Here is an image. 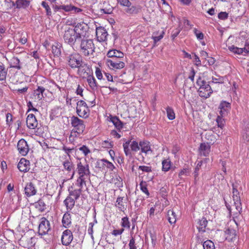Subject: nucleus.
I'll return each mask as SVG.
<instances>
[{
    "label": "nucleus",
    "instance_id": "b1692460",
    "mask_svg": "<svg viewBox=\"0 0 249 249\" xmlns=\"http://www.w3.org/2000/svg\"><path fill=\"white\" fill-rule=\"evenodd\" d=\"M61 8L62 10H63L67 12L73 11L74 13H77L82 11V10L80 8L76 7L71 5H62Z\"/></svg>",
    "mask_w": 249,
    "mask_h": 249
},
{
    "label": "nucleus",
    "instance_id": "6e6552de",
    "mask_svg": "<svg viewBox=\"0 0 249 249\" xmlns=\"http://www.w3.org/2000/svg\"><path fill=\"white\" fill-rule=\"evenodd\" d=\"M79 38L84 37L88 29V25L84 23H78L73 29Z\"/></svg>",
    "mask_w": 249,
    "mask_h": 249
},
{
    "label": "nucleus",
    "instance_id": "603ef678",
    "mask_svg": "<svg viewBox=\"0 0 249 249\" xmlns=\"http://www.w3.org/2000/svg\"><path fill=\"white\" fill-rule=\"evenodd\" d=\"M194 33L198 40H200L203 39L204 34L202 33V32L198 30L197 29L195 28L194 29Z\"/></svg>",
    "mask_w": 249,
    "mask_h": 249
},
{
    "label": "nucleus",
    "instance_id": "2f4dec72",
    "mask_svg": "<svg viewBox=\"0 0 249 249\" xmlns=\"http://www.w3.org/2000/svg\"><path fill=\"white\" fill-rule=\"evenodd\" d=\"M30 1L27 0H17L16 3L13 2V5H16V7L18 9L21 8H25L29 6Z\"/></svg>",
    "mask_w": 249,
    "mask_h": 249
},
{
    "label": "nucleus",
    "instance_id": "79ce46f5",
    "mask_svg": "<svg viewBox=\"0 0 249 249\" xmlns=\"http://www.w3.org/2000/svg\"><path fill=\"white\" fill-rule=\"evenodd\" d=\"M204 249H215L214 243L211 240H208L203 243Z\"/></svg>",
    "mask_w": 249,
    "mask_h": 249
},
{
    "label": "nucleus",
    "instance_id": "ddd939ff",
    "mask_svg": "<svg viewBox=\"0 0 249 249\" xmlns=\"http://www.w3.org/2000/svg\"><path fill=\"white\" fill-rule=\"evenodd\" d=\"M219 114L222 117L227 116L231 109V104L225 101H222L219 106Z\"/></svg>",
    "mask_w": 249,
    "mask_h": 249
},
{
    "label": "nucleus",
    "instance_id": "13d9d810",
    "mask_svg": "<svg viewBox=\"0 0 249 249\" xmlns=\"http://www.w3.org/2000/svg\"><path fill=\"white\" fill-rule=\"evenodd\" d=\"M139 170H142V172L149 173L152 172V168L150 166H139L138 168Z\"/></svg>",
    "mask_w": 249,
    "mask_h": 249
},
{
    "label": "nucleus",
    "instance_id": "c03bdc74",
    "mask_svg": "<svg viewBox=\"0 0 249 249\" xmlns=\"http://www.w3.org/2000/svg\"><path fill=\"white\" fill-rule=\"evenodd\" d=\"M41 6L45 9L47 16L48 17L51 16L52 11L48 4L46 1H43L41 2Z\"/></svg>",
    "mask_w": 249,
    "mask_h": 249
},
{
    "label": "nucleus",
    "instance_id": "f3484780",
    "mask_svg": "<svg viewBox=\"0 0 249 249\" xmlns=\"http://www.w3.org/2000/svg\"><path fill=\"white\" fill-rule=\"evenodd\" d=\"M25 194L28 197L36 194L37 190L35 185L32 183H27L24 188Z\"/></svg>",
    "mask_w": 249,
    "mask_h": 249
},
{
    "label": "nucleus",
    "instance_id": "4c0bfd02",
    "mask_svg": "<svg viewBox=\"0 0 249 249\" xmlns=\"http://www.w3.org/2000/svg\"><path fill=\"white\" fill-rule=\"evenodd\" d=\"M69 195L71 197L72 196L74 197L75 200H77L79 197L80 195L81 194L82 190L81 188H79L78 189H75L74 190H69Z\"/></svg>",
    "mask_w": 249,
    "mask_h": 249
},
{
    "label": "nucleus",
    "instance_id": "0e129e2a",
    "mask_svg": "<svg viewBox=\"0 0 249 249\" xmlns=\"http://www.w3.org/2000/svg\"><path fill=\"white\" fill-rule=\"evenodd\" d=\"M104 166H106L107 168H108L110 170L112 171L113 169L114 168V166L113 164L107 160H105V161H104Z\"/></svg>",
    "mask_w": 249,
    "mask_h": 249
},
{
    "label": "nucleus",
    "instance_id": "bb28decb",
    "mask_svg": "<svg viewBox=\"0 0 249 249\" xmlns=\"http://www.w3.org/2000/svg\"><path fill=\"white\" fill-rule=\"evenodd\" d=\"M71 219L70 213H66L62 218V223L63 225L65 228H68L71 223Z\"/></svg>",
    "mask_w": 249,
    "mask_h": 249
},
{
    "label": "nucleus",
    "instance_id": "09e8293b",
    "mask_svg": "<svg viewBox=\"0 0 249 249\" xmlns=\"http://www.w3.org/2000/svg\"><path fill=\"white\" fill-rule=\"evenodd\" d=\"M122 226L124 228H130V223L127 217H124L122 219Z\"/></svg>",
    "mask_w": 249,
    "mask_h": 249
},
{
    "label": "nucleus",
    "instance_id": "a18cd8bd",
    "mask_svg": "<svg viewBox=\"0 0 249 249\" xmlns=\"http://www.w3.org/2000/svg\"><path fill=\"white\" fill-rule=\"evenodd\" d=\"M140 186L142 191L145 193L147 196H149V193L147 188L146 182L143 181H141L140 184Z\"/></svg>",
    "mask_w": 249,
    "mask_h": 249
},
{
    "label": "nucleus",
    "instance_id": "69168bd1",
    "mask_svg": "<svg viewBox=\"0 0 249 249\" xmlns=\"http://www.w3.org/2000/svg\"><path fill=\"white\" fill-rule=\"evenodd\" d=\"M225 233L228 234H230V236L231 237H229V238L232 239L233 237L235 236V231L234 230L232 229H228L225 231Z\"/></svg>",
    "mask_w": 249,
    "mask_h": 249
},
{
    "label": "nucleus",
    "instance_id": "c85d7f7f",
    "mask_svg": "<svg viewBox=\"0 0 249 249\" xmlns=\"http://www.w3.org/2000/svg\"><path fill=\"white\" fill-rule=\"evenodd\" d=\"M126 199L127 198L124 197H118L116 201V206L121 211H123L125 210L126 206H124V202Z\"/></svg>",
    "mask_w": 249,
    "mask_h": 249
},
{
    "label": "nucleus",
    "instance_id": "bf43d9fd",
    "mask_svg": "<svg viewBox=\"0 0 249 249\" xmlns=\"http://www.w3.org/2000/svg\"><path fill=\"white\" fill-rule=\"evenodd\" d=\"M212 83L222 84L224 83V78L221 76H218V78L212 77Z\"/></svg>",
    "mask_w": 249,
    "mask_h": 249
},
{
    "label": "nucleus",
    "instance_id": "e433bc0d",
    "mask_svg": "<svg viewBox=\"0 0 249 249\" xmlns=\"http://www.w3.org/2000/svg\"><path fill=\"white\" fill-rule=\"evenodd\" d=\"M35 207L40 212H43L46 209V205L42 199H39L35 203Z\"/></svg>",
    "mask_w": 249,
    "mask_h": 249
},
{
    "label": "nucleus",
    "instance_id": "3c124183",
    "mask_svg": "<svg viewBox=\"0 0 249 249\" xmlns=\"http://www.w3.org/2000/svg\"><path fill=\"white\" fill-rule=\"evenodd\" d=\"M87 178L78 177V178L77 179V185L79 187V188H81V190L83 188V185L86 184V179Z\"/></svg>",
    "mask_w": 249,
    "mask_h": 249
},
{
    "label": "nucleus",
    "instance_id": "9d476101",
    "mask_svg": "<svg viewBox=\"0 0 249 249\" xmlns=\"http://www.w3.org/2000/svg\"><path fill=\"white\" fill-rule=\"evenodd\" d=\"M72 239V233L70 230H66L63 232L61 236V242L63 245L66 246L69 245Z\"/></svg>",
    "mask_w": 249,
    "mask_h": 249
},
{
    "label": "nucleus",
    "instance_id": "de8ad7c7",
    "mask_svg": "<svg viewBox=\"0 0 249 249\" xmlns=\"http://www.w3.org/2000/svg\"><path fill=\"white\" fill-rule=\"evenodd\" d=\"M130 143V146L131 148V150L134 152H137L140 149V144H138V143L136 141L131 142Z\"/></svg>",
    "mask_w": 249,
    "mask_h": 249
},
{
    "label": "nucleus",
    "instance_id": "a19ab883",
    "mask_svg": "<svg viewBox=\"0 0 249 249\" xmlns=\"http://www.w3.org/2000/svg\"><path fill=\"white\" fill-rule=\"evenodd\" d=\"M162 171L165 172L168 171L171 168L170 160L168 159L163 160L162 162Z\"/></svg>",
    "mask_w": 249,
    "mask_h": 249
},
{
    "label": "nucleus",
    "instance_id": "423d86ee",
    "mask_svg": "<svg viewBox=\"0 0 249 249\" xmlns=\"http://www.w3.org/2000/svg\"><path fill=\"white\" fill-rule=\"evenodd\" d=\"M51 230L50 222L44 217L40 219V223L38 226V232L39 234L45 235Z\"/></svg>",
    "mask_w": 249,
    "mask_h": 249
},
{
    "label": "nucleus",
    "instance_id": "20e7f679",
    "mask_svg": "<svg viewBox=\"0 0 249 249\" xmlns=\"http://www.w3.org/2000/svg\"><path fill=\"white\" fill-rule=\"evenodd\" d=\"M71 124L75 131L78 134H82L85 129L84 121L77 117L72 116L71 118Z\"/></svg>",
    "mask_w": 249,
    "mask_h": 249
},
{
    "label": "nucleus",
    "instance_id": "4d7b16f0",
    "mask_svg": "<svg viewBox=\"0 0 249 249\" xmlns=\"http://www.w3.org/2000/svg\"><path fill=\"white\" fill-rule=\"evenodd\" d=\"M190 174V171L187 168H184L180 171L178 174V177L180 178H182V176H187Z\"/></svg>",
    "mask_w": 249,
    "mask_h": 249
},
{
    "label": "nucleus",
    "instance_id": "7c9ffc66",
    "mask_svg": "<svg viewBox=\"0 0 249 249\" xmlns=\"http://www.w3.org/2000/svg\"><path fill=\"white\" fill-rule=\"evenodd\" d=\"M87 80L89 85L92 89H96L97 87H98V85L95 78L93 76V75H89L87 77Z\"/></svg>",
    "mask_w": 249,
    "mask_h": 249
},
{
    "label": "nucleus",
    "instance_id": "393cba45",
    "mask_svg": "<svg viewBox=\"0 0 249 249\" xmlns=\"http://www.w3.org/2000/svg\"><path fill=\"white\" fill-rule=\"evenodd\" d=\"M21 63L19 60V59L17 57H12L10 61V67L20 70L21 68Z\"/></svg>",
    "mask_w": 249,
    "mask_h": 249
},
{
    "label": "nucleus",
    "instance_id": "f257e3e1",
    "mask_svg": "<svg viewBox=\"0 0 249 249\" xmlns=\"http://www.w3.org/2000/svg\"><path fill=\"white\" fill-rule=\"evenodd\" d=\"M95 49V47L92 39H84L81 40L80 50L84 56L93 55Z\"/></svg>",
    "mask_w": 249,
    "mask_h": 249
},
{
    "label": "nucleus",
    "instance_id": "5fc2aeb1",
    "mask_svg": "<svg viewBox=\"0 0 249 249\" xmlns=\"http://www.w3.org/2000/svg\"><path fill=\"white\" fill-rule=\"evenodd\" d=\"M202 163H203L202 160L199 161L198 162L197 164V165H196V167L195 168V171H194V177H195V179H196V178L198 176V171H199V168L202 165Z\"/></svg>",
    "mask_w": 249,
    "mask_h": 249
},
{
    "label": "nucleus",
    "instance_id": "9b49d317",
    "mask_svg": "<svg viewBox=\"0 0 249 249\" xmlns=\"http://www.w3.org/2000/svg\"><path fill=\"white\" fill-rule=\"evenodd\" d=\"M17 148L19 153L22 156H26L29 152V147L27 142L23 139L18 142Z\"/></svg>",
    "mask_w": 249,
    "mask_h": 249
},
{
    "label": "nucleus",
    "instance_id": "6e6d98bb",
    "mask_svg": "<svg viewBox=\"0 0 249 249\" xmlns=\"http://www.w3.org/2000/svg\"><path fill=\"white\" fill-rule=\"evenodd\" d=\"M52 52L55 56H59L61 53L60 47L58 46L53 45L52 46Z\"/></svg>",
    "mask_w": 249,
    "mask_h": 249
},
{
    "label": "nucleus",
    "instance_id": "a211bd4d",
    "mask_svg": "<svg viewBox=\"0 0 249 249\" xmlns=\"http://www.w3.org/2000/svg\"><path fill=\"white\" fill-rule=\"evenodd\" d=\"M211 147L208 143H202L199 147V153L200 156L207 157L210 152Z\"/></svg>",
    "mask_w": 249,
    "mask_h": 249
},
{
    "label": "nucleus",
    "instance_id": "473e14b6",
    "mask_svg": "<svg viewBox=\"0 0 249 249\" xmlns=\"http://www.w3.org/2000/svg\"><path fill=\"white\" fill-rule=\"evenodd\" d=\"M140 148L141 152L147 154L148 151L151 150L149 142H140Z\"/></svg>",
    "mask_w": 249,
    "mask_h": 249
},
{
    "label": "nucleus",
    "instance_id": "c9c22d12",
    "mask_svg": "<svg viewBox=\"0 0 249 249\" xmlns=\"http://www.w3.org/2000/svg\"><path fill=\"white\" fill-rule=\"evenodd\" d=\"M164 34V32L163 31H162L159 36H158V32L153 33L151 38L154 40V45H156V44L157 42L159 41L160 40H161L163 37Z\"/></svg>",
    "mask_w": 249,
    "mask_h": 249
},
{
    "label": "nucleus",
    "instance_id": "338daca9",
    "mask_svg": "<svg viewBox=\"0 0 249 249\" xmlns=\"http://www.w3.org/2000/svg\"><path fill=\"white\" fill-rule=\"evenodd\" d=\"M228 17V14L226 12H221L218 14V18L222 20L227 19Z\"/></svg>",
    "mask_w": 249,
    "mask_h": 249
},
{
    "label": "nucleus",
    "instance_id": "6ab92c4d",
    "mask_svg": "<svg viewBox=\"0 0 249 249\" xmlns=\"http://www.w3.org/2000/svg\"><path fill=\"white\" fill-rule=\"evenodd\" d=\"M108 57L111 58V59H121L124 58V53L118 50L113 49L109 50L107 53Z\"/></svg>",
    "mask_w": 249,
    "mask_h": 249
},
{
    "label": "nucleus",
    "instance_id": "aec40b11",
    "mask_svg": "<svg viewBox=\"0 0 249 249\" xmlns=\"http://www.w3.org/2000/svg\"><path fill=\"white\" fill-rule=\"evenodd\" d=\"M198 91L199 95L205 99L209 98L213 92L211 86H208L204 89H199Z\"/></svg>",
    "mask_w": 249,
    "mask_h": 249
},
{
    "label": "nucleus",
    "instance_id": "864d4df0",
    "mask_svg": "<svg viewBox=\"0 0 249 249\" xmlns=\"http://www.w3.org/2000/svg\"><path fill=\"white\" fill-rule=\"evenodd\" d=\"M245 46V47L243 48L237 47V49H236L235 53L238 54H241L244 52V53H245L247 54L248 53V50H247V46H248L247 42H246Z\"/></svg>",
    "mask_w": 249,
    "mask_h": 249
},
{
    "label": "nucleus",
    "instance_id": "7ed1b4c3",
    "mask_svg": "<svg viewBox=\"0 0 249 249\" xmlns=\"http://www.w3.org/2000/svg\"><path fill=\"white\" fill-rule=\"evenodd\" d=\"M76 169L79 177L89 178L90 172L89 164L87 163L83 164L79 162L77 163Z\"/></svg>",
    "mask_w": 249,
    "mask_h": 249
},
{
    "label": "nucleus",
    "instance_id": "8fccbe9b",
    "mask_svg": "<svg viewBox=\"0 0 249 249\" xmlns=\"http://www.w3.org/2000/svg\"><path fill=\"white\" fill-rule=\"evenodd\" d=\"M113 8L112 7L109 5L108 7H105L100 9V13L105 14H110L112 12Z\"/></svg>",
    "mask_w": 249,
    "mask_h": 249
},
{
    "label": "nucleus",
    "instance_id": "f704fd0d",
    "mask_svg": "<svg viewBox=\"0 0 249 249\" xmlns=\"http://www.w3.org/2000/svg\"><path fill=\"white\" fill-rule=\"evenodd\" d=\"M131 142V140H128L125 142L124 143H123V148L124 152L126 156L131 157L132 156V153L131 152V150L129 146L130 145V143Z\"/></svg>",
    "mask_w": 249,
    "mask_h": 249
},
{
    "label": "nucleus",
    "instance_id": "cd10ccee",
    "mask_svg": "<svg viewBox=\"0 0 249 249\" xmlns=\"http://www.w3.org/2000/svg\"><path fill=\"white\" fill-rule=\"evenodd\" d=\"M75 199L72 198L70 196H68L64 201V203L66 205L67 209L71 210L75 205Z\"/></svg>",
    "mask_w": 249,
    "mask_h": 249
},
{
    "label": "nucleus",
    "instance_id": "1a4fd4ad",
    "mask_svg": "<svg viewBox=\"0 0 249 249\" xmlns=\"http://www.w3.org/2000/svg\"><path fill=\"white\" fill-rule=\"evenodd\" d=\"M106 64L110 68V69H121L124 67V63L117 59H107L106 60Z\"/></svg>",
    "mask_w": 249,
    "mask_h": 249
},
{
    "label": "nucleus",
    "instance_id": "4468645a",
    "mask_svg": "<svg viewBox=\"0 0 249 249\" xmlns=\"http://www.w3.org/2000/svg\"><path fill=\"white\" fill-rule=\"evenodd\" d=\"M26 124L27 127L30 129H35L37 126V121L33 114H30L26 119Z\"/></svg>",
    "mask_w": 249,
    "mask_h": 249
},
{
    "label": "nucleus",
    "instance_id": "dca6fc26",
    "mask_svg": "<svg viewBox=\"0 0 249 249\" xmlns=\"http://www.w3.org/2000/svg\"><path fill=\"white\" fill-rule=\"evenodd\" d=\"M63 165L65 170L68 171L69 173H71V178H72L75 174L74 166L73 163L67 160L63 162Z\"/></svg>",
    "mask_w": 249,
    "mask_h": 249
},
{
    "label": "nucleus",
    "instance_id": "ea45409f",
    "mask_svg": "<svg viewBox=\"0 0 249 249\" xmlns=\"http://www.w3.org/2000/svg\"><path fill=\"white\" fill-rule=\"evenodd\" d=\"M211 83V82H209ZM196 84L199 87V89H204L208 86H210V84H208L205 81L202 79L201 78L199 77L197 80Z\"/></svg>",
    "mask_w": 249,
    "mask_h": 249
},
{
    "label": "nucleus",
    "instance_id": "052dcab7",
    "mask_svg": "<svg viewBox=\"0 0 249 249\" xmlns=\"http://www.w3.org/2000/svg\"><path fill=\"white\" fill-rule=\"evenodd\" d=\"M118 2L122 6L129 7L131 3L129 0H118Z\"/></svg>",
    "mask_w": 249,
    "mask_h": 249
},
{
    "label": "nucleus",
    "instance_id": "412c9836",
    "mask_svg": "<svg viewBox=\"0 0 249 249\" xmlns=\"http://www.w3.org/2000/svg\"><path fill=\"white\" fill-rule=\"evenodd\" d=\"M77 68L78 69V72L80 75H84L85 73L88 74V71H89V66L84 61H82Z\"/></svg>",
    "mask_w": 249,
    "mask_h": 249
},
{
    "label": "nucleus",
    "instance_id": "0eeeda50",
    "mask_svg": "<svg viewBox=\"0 0 249 249\" xmlns=\"http://www.w3.org/2000/svg\"><path fill=\"white\" fill-rule=\"evenodd\" d=\"M232 197L235 209L239 213H240L242 207L239 193L234 184H232Z\"/></svg>",
    "mask_w": 249,
    "mask_h": 249
},
{
    "label": "nucleus",
    "instance_id": "774afa93",
    "mask_svg": "<svg viewBox=\"0 0 249 249\" xmlns=\"http://www.w3.org/2000/svg\"><path fill=\"white\" fill-rule=\"evenodd\" d=\"M104 161H105V159L97 160L95 163V167L99 168L103 167L104 166Z\"/></svg>",
    "mask_w": 249,
    "mask_h": 249
},
{
    "label": "nucleus",
    "instance_id": "72a5a7b5",
    "mask_svg": "<svg viewBox=\"0 0 249 249\" xmlns=\"http://www.w3.org/2000/svg\"><path fill=\"white\" fill-rule=\"evenodd\" d=\"M168 220L169 222L172 224L176 222V215L175 213L171 210H169L167 212Z\"/></svg>",
    "mask_w": 249,
    "mask_h": 249
},
{
    "label": "nucleus",
    "instance_id": "49530a36",
    "mask_svg": "<svg viewBox=\"0 0 249 249\" xmlns=\"http://www.w3.org/2000/svg\"><path fill=\"white\" fill-rule=\"evenodd\" d=\"M223 117L220 115L217 116L216 120L218 127L221 128H223L225 125V122Z\"/></svg>",
    "mask_w": 249,
    "mask_h": 249
},
{
    "label": "nucleus",
    "instance_id": "5701e85b",
    "mask_svg": "<svg viewBox=\"0 0 249 249\" xmlns=\"http://www.w3.org/2000/svg\"><path fill=\"white\" fill-rule=\"evenodd\" d=\"M109 119L117 130H120L123 128L124 124L117 117L111 116Z\"/></svg>",
    "mask_w": 249,
    "mask_h": 249
},
{
    "label": "nucleus",
    "instance_id": "f8f14e48",
    "mask_svg": "<svg viewBox=\"0 0 249 249\" xmlns=\"http://www.w3.org/2000/svg\"><path fill=\"white\" fill-rule=\"evenodd\" d=\"M96 35L98 41L99 42H103L107 40V36L108 35L106 29L102 27L96 28Z\"/></svg>",
    "mask_w": 249,
    "mask_h": 249
},
{
    "label": "nucleus",
    "instance_id": "a878e982",
    "mask_svg": "<svg viewBox=\"0 0 249 249\" xmlns=\"http://www.w3.org/2000/svg\"><path fill=\"white\" fill-rule=\"evenodd\" d=\"M207 223L208 221L204 217H202L201 219L199 220L198 222V226L197 227L199 232H204L205 231V228Z\"/></svg>",
    "mask_w": 249,
    "mask_h": 249
},
{
    "label": "nucleus",
    "instance_id": "39448f33",
    "mask_svg": "<svg viewBox=\"0 0 249 249\" xmlns=\"http://www.w3.org/2000/svg\"><path fill=\"white\" fill-rule=\"evenodd\" d=\"M69 65L72 68H76L82 62V58L78 53L72 54L68 57Z\"/></svg>",
    "mask_w": 249,
    "mask_h": 249
},
{
    "label": "nucleus",
    "instance_id": "58836bf2",
    "mask_svg": "<svg viewBox=\"0 0 249 249\" xmlns=\"http://www.w3.org/2000/svg\"><path fill=\"white\" fill-rule=\"evenodd\" d=\"M7 73V70L3 65H0V81L5 80Z\"/></svg>",
    "mask_w": 249,
    "mask_h": 249
},
{
    "label": "nucleus",
    "instance_id": "c756f323",
    "mask_svg": "<svg viewBox=\"0 0 249 249\" xmlns=\"http://www.w3.org/2000/svg\"><path fill=\"white\" fill-rule=\"evenodd\" d=\"M89 111L88 107H76V112L78 115L80 117L86 118L88 117V112Z\"/></svg>",
    "mask_w": 249,
    "mask_h": 249
},
{
    "label": "nucleus",
    "instance_id": "2eb2a0df",
    "mask_svg": "<svg viewBox=\"0 0 249 249\" xmlns=\"http://www.w3.org/2000/svg\"><path fill=\"white\" fill-rule=\"evenodd\" d=\"M18 168L20 172H28L30 169V161L24 158H21L18 164Z\"/></svg>",
    "mask_w": 249,
    "mask_h": 249
},
{
    "label": "nucleus",
    "instance_id": "f03ea898",
    "mask_svg": "<svg viewBox=\"0 0 249 249\" xmlns=\"http://www.w3.org/2000/svg\"><path fill=\"white\" fill-rule=\"evenodd\" d=\"M63 38L65 42L71 46L74 45L77 39H79L74 30L71 28L65 31Z\"/></svg>",
    "mask_w": 249,
    "mask_h": 249
},
{
    "label": "nucleus",
    "instance_id": "37998d69",
    "mask_svg": "<svg viewBox=\"0 0 249 249\" xmlns=\"http://www.w3.org/2000/svg\"><path fill=\"white\" fill-rule=\"evenodd\" d=\"M166 112L167 117L169 120H173L175 118V114L171 107H167Z\"/></svg>",
    "mask_w": 249,
    "mask_h": 249
},
{
    "label": "nucleus",
    "instance_id": "4be33fe9",
    "mask_svg": "<svg viewBox=\"0 0 249 249\" xmlns=\"http://www.w3.org/2000/svg\"><path fill=\"white\" fill-rule=\"evenodd\" d=\"M45 89L42 86H38L37 88L34 90V95L35 98L38 100H41L43 97V93Z\"/></svg>",
    "mask_w": 249,
    "mask_h": 249
},
{
    "label": "nucleus",
    "instance_id": "e2e57ef3",
    "mask_svg": "<svg viewBox=\"0 0 249 249\" xmlns=\"http://www.w3.org/2000/svg\"><path fill=\"white\" fill-rule=\"evenodd\" d=\"M79 150L82 151L85 156H87L89 153L90 152V150L86 145H83L82 146L80 147L79 148Z\"/></svg>",
    "mask_w": 249,
    "mask_h": 249
},
{
    "label": "nucleus",
    "instance_id": "680f3d73",
    "mask_svg": "<svg viewBox=\"0 0 249 249\" xmlns=\"http://www.w3.org/2000/svg\"><path fill=\"white\" fill-rule=\"evenodd\" d=\"M128 245L129 249H137V246L135 244V240L134 237H131V239H130Z\"/></svg>",
    "mask_w": 249,
    "mask_h": 249
}]
</instances>
